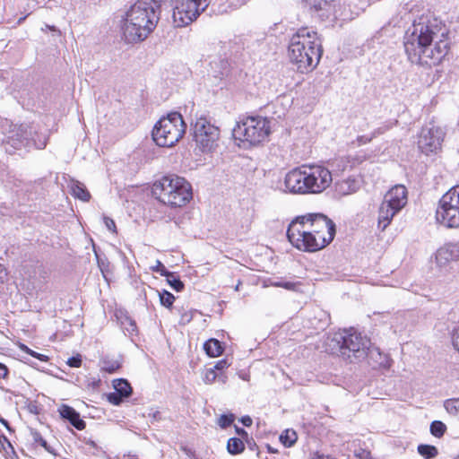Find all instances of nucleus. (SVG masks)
Listing matches in <instances>:
<instances>
[{"mask_svg": "<svg viewBox=\"0 0 459 459\" xmlns=\"http://www.w3.org/2000/svg\"><path fill=\"white\" fill-rule=\"evenodd\" d=\"M403 46L412 64L426 66L439 64L448 51L445 31L436 23L422 20L413 22L406 30Z\"/></svg>", "mask_w": 459, "mask_h": 459, "instance_id": "nucleus-1", "label": "nucleus"}, {"mask_svg": "<svg viewBox=\"0 0 459 459\" xmlns=\"http://www.w3.org/2000/svg\"><path fill=\"white\" fill-rule=\"evenodd\" d=\"M157 4L152 1H137L126 13L121 30L126 43L143 41L155 29L159 17Z\"/></svg>", "mask_w": 459, "mask_h": 459, "instance_id": "nucleus-2", "label": "nucleus"}, {"mask_svg": "<svg viewBox=\"0 0 459 459\" xmlns=\"http://www.w3.org/2000/svg\"><path fill=\"white\" fill-rule=\"evenodd\" d=\"M332 182V172L320 165L295 168L286 174L284 179L286 189L293 194H320Z\"/></svg>", "mask_w": 459, "mask_h": 459, "instance_id": "nucleus-3", "label": "nucleus"}, {"mask_svg": "<svg viewBox=\"0 0 459 459\" xmlns=\"http://www.w3.org/2000/svg\"><path fill=\"white\" fill-rule=\"evenodd\" d=\"M322 53L321 41L313 30L300 28L290 38L289 57L301 73L314 69L318 65Z\"/></svg>", "mask_w": 459, "mask_h": 459, "instance_id": "nucleus-4", "label": "nucleus"}, {"mask_svg": "<svg viewBox=\"0 0 459 459\" xmlns=\"http://www.w3.org/2000/svg\"><path fill=\"white\" fill-rule=\"evenodd\" d=\"M326 345L332 353H338L351 362L364 359L370 347V340L352 331L334 333Z\"/></svg>", "mask_w": 459, "mask_h": 459, "instance_id": "nucleus-5", "label": "nucleus"}, {"mask_svg": "<svg viewBox=\"0 0 459 459\" xmlns=\"http://www.w3.org/2000/svg\"><path fill=\"white\" fill-rule=\"evenodd\" d=\"M148 196L156 201H165V199L178 201H192L193 189L191 184L177 175H168L156 180L151 187L148 188Z\"/></svg>", "mask_w": 459, "mask_h": 459, "instance_id": "nucleus-6", "label": "nucleus"}, {"mask_svg": "<svg viewBox=\"0 0 459 459\" xmlns=\"http://www.w3.org/2000/svg\"><path fill=\"white\" fill-rule=\"evenodd\" d=\"M186 125L178 112H171L162 117L152 129V139L157 145L171 147L185 134Z\"/></svg>", "mask_w": 459, "mask_h": 459, "instance_id": "nucleus-7", "label": "nucleus"}, {"mask_svg": "<svg viewBox=\"0 0 459 459\" xmlns=\"http://www.w3.org/2000/svg\"><path fill=\"white\" fill-rule=\"evenodd\" d=\"M271 133L270 120L263 117H247L233 128L236 139L257 145L266 141Z\"/></svg>", "mask_w": 459, "mask_h": 459, "instance_id": "nucleus-8", "label": "nucleus"}, {"mask_svg": "<svg viewBox=\"0 0 459 459\" xmlns=\"http://www.w3.org/2000/svg\"><path fill=\"white\" fill-rule=\"evenodd\" d=\"M304 220L313 236L316 238V247L318 250L328 246L334 238L336 228L334 222L326 215L320 212L307 213Z\"/></svg>", "mask_w": 459, "mask_h": 459, "instance_id": "nucleus-9", "label": "nucleus"}, {"mask_svg": "<svg viewBox=\"0 0 459 459\" xmlns=\"http://www.w3.org/2000/svg\"><path fill=\"white\" fill-rule=\"evenodd\" d=\"M304 220H307V217L299 215L291 221L287 230L288 240L294 247L300 251H318L316 247V238L310 232Z\"/></svg>", "mask_w": 459, "mask_h": 459, "instance_id": "nucleus-10", "label": "nucleus"}, {"mask_svg": "<svg viewBox=\"0 0 459 459\" xmlns=\"http://www.w3.org/2000/svg\"><path fill=\"white\" fill-rule=\"evenodd\" d=\"M212 0H178L173 9L176 27H185L195 21L206 10Z\"/></svg>", "mask_w": 459, "mask_h": 459, "instance_id": "nucleus-11", "label": "nucleus"}, {"mask_svg": "<svg viewBox=\"0 0 459 459\" xmlns=\"http://www.w3.org/2000/svg\"><path fill=\"white\" fill-rule=\"evenodd\" d=\"M220 130L206 118L200 117L194 126V137L197 146L203 152L212 151L219 140Z\"/></svg>", "mask_w": 459, "mask_h": 459, "instance_id": "nucleus-12", "label": "nucleus"}, {"mask_svg": "<svg viewBox=\"0 0 459 459\" xmlns=\"http://www.w3.org/2000/svg\"><path fill=\"white\" fill-rule=\"evenodd\" d=\"M444 133L441 128L435 126H425L419 136V149L426 155L435 152L440 149Z\"/></svg>", "mask_w": 459, "mask_h": 459, "instance_id": "nucleus-13", "label": "nucleus"}, {"mask_svg": "<svg viewBox=\"0 0 459 459\" xmlns=\"http://www.w3.org/2000/svg\"><path fill=\"white\" fill-rule=\"evenodd\" d=\"M435 264L441 273L451 270V264L459 261V243H446L435 253Z\"/></svg>", "mask_w": 459, "mask_h": 459, "instance_id": "nucleus-14", "label": "nucleus"}, {"mask_svg": "<svg viewBox=\"0 0 459 459\" xmlns=\"http://www.w3.org/2000/svg\"><path fill=\"white\" fill-rule=\"evenodd\" d=\"M8 126L6 132H3L4 137L0 138L3 143L10 144L14 149H20L22 146L30 144L33 139L30 137L31 133L28 132L25 126H17L9 124L6 120L4 126Z\"/></svg>", "mask_w": 459, "mask_h": 459, "instance_id": "nucleus-15", "label": "nucleus"}, {"mask_svg": "<svg viewBox=\"0 0 459 459\" xmlns=\"http://www.w3.org/2000/svg\"><path fill=\"white\" fill-rule=\"evenodd\" d=\"M437 221L446 228L459 227V203H440L436 211Z\"/></svg>", "mask_w": 459, "mask_h": 459, "instance_id": "nucleus-16", "label": "nucleus"}, {"mask_svg": "<svg viewBox=\"0 0 459 459\" xmlns=\"http://www.w3.org/2000/svg\"><path fill=\"white\" fill-rule=\"evenodd\" d=\"M406 203H381L378 209V228L384 231L393 217L401 211Z\"/></svg>", "mask_w": 459, "mask_h": 459, "instance_id": "nucleus-17", "label": "nucleus"}, {"mask_svg": "<svg viewBox=\"0 0 459 459\" xmlns=\"http://www.w3.org/2000/svg\"><path fill=\"white\" fill-rule=\"evenodd\" d=\"M59 412L62 418L67 420L78 430L85 429V422L80 418V414L74 408L64 404L59 409Z\"/></svg>", "mask_w": 459, "mask_h": 459, "instance_id": "nucleus-18", "label": "nucleus"}, {"mask_svg": "<svg viewBox=\"0 0 459 459\" xmlns=\"http://www.w3.org/2000/svg\"><path fill=\"white\" fill-rule=\"evenodd\" d=\"M359 188V182L354 178H348L337 181L334 184V190L339 195H347L357 192Z\"/></svg>", "mask_w": 459, "mask_h": 459, "instance_id": "nucleus-19", "label": "nucleus"}, {"mask_svg": "<svg viewBox=\"0 0 459 459\" xmlns=\"http://www.w3.org/2000/svg\"><path fill=\"white\" fill-rule=\"evenodd\" d=\"M408 197V190L404 185L397 184L385 195L384 201H404Z\"/></svg>", "mask_w": 459, "mask_h": 459, "instance_id": "nucleus-20", "label": "nucleus"}, {"mask_svg": "<svg viewBox=\"0 0 459 459\" xmlns=\"http://www.w3.org/2000/svg\"><path fill=\"white\" fill-rule=\"evenodd\" d=\"M71 195L80 201H89L91 195L85 188L84 185L79 181H72L69 185Z\"/></svg>", "mask_w": 459, "mask_h": 459, "instance_id": "nucleus-21", "label": "nucleus"}, {"mask_svg": "<svg viewBox=\"0 0 459 459\" xmlns=\"http://www.w3.org/2000/svg\"><path fill=\"white\" fill-rule=\"evenodd\" d=\"M204 349L209 357L215 358L220 356L223 352V347L217 339H209L204 344Z\"/></svg>", "mask_w": 459, "mask_h": 459, "instance_id": "nucleus-22", "label": "nucleus"}, {"mask_svg": "<svg viewBox=\"0 0 459 459\" xmlns=\"http://www.w3.org/2000/svg\"><path fill=\"white\" fill-rule=\"evenodd\" d=\"M217 378L222 383H225L227 380V377L223 373L217 374L212 368H207L203 376V380L207 385L212 384Z\"/></svg>", "mask_w": 459, "mask_h": 459, "instance_id": "nucleus-23", "label": "nucleus"}, {"mask_svg": "<svg viewBox=\"0 0 459 459\" xmlns=\"http://www.w3.org/2000/svg\"><path fill=\"white\" fill-rule=\"evenodd\" d=\"M115 392L127 398L132 394V387L127 380L117 379L114 382Z\"/></svg>", "mask_w": 459, "mask_h": 459, "instance_id": "nucleus-24", "label": "nucleus"}, {"mask_svg": "<svg viewBox=\"0 0 459 459\" xmlns=\"http://www.w3.org/2000/svg\"><path fill=\"white\" fill-rule=\"evenodd\" d=\"M227 449L230 454L238 455L243 452L245 446L240 438L230 437L227 443Z\"/></svg>", "mask_w": 459, "mask_h": 459, "instance_id": "nucleus-25", "label": "nucleus"}, {"mask_svg": "<svg viewBox=\"0 0 459 459\" xmlns=\"http://www.w3.org/2000/svg\"><path fill=\"white\" fill-rule=\"evenodd\" d=\"M417 450L418 453L425 459L435 458L438 454L437 448L431 445H419Z\"/></svg>", "mask_w": 459, "mask_h": 459, "instance_id": "nucleus-26", "label": "nucleus"}, {"mask_svg": "<svg viewBox=\"0 0 459 459\" xmlns=\"http://www.w3.org/2000/svg\"><path fill=\"white\" fill-rule=\"evenodd\" d=\"M298 439L297 433L292 429H286L280 436V440L286 447L292 446Z\"/></svg>", "mask_w": 459, "mask_h": 459, "instance_id": "nucleus-27", "label": "nucleus"}, {"mask_svg": "<svg viewBox=\"0 0 459 459\" xmlns=\"http://www.w3.org/2000/svg\"><path fill=\"white\" fill-rule=\"evenodd\" d=\"M446 431V426L440 420H434L430 424V433L436 437H441Z\"/></svg>", "mask_w": 459, "mask_h": 459, "instance_id": "nucleus-28", "label": "nucleus"}, {"mask_svg": "<svg viewBox=\"0 0 459 459\" xmlns=\"http://www.w3.org/2000/svg\"><path fill=\"white\" fill-rule=\"evenodd\" d=\"M349 162L350 161L347 158L342 157L329 162V166L333 171L343 172L348 167Z\"/></svg>", "mask_w": 459, "mask_h": 459, "instance_id": "nucleus-29", "label": "nucleus"}, {"mask_svg": "<svg viewBox=\"0 0 459 459\" xmlns=\"http://www.w3.org/2000/svg\"><path fill=\"white\" fill-rule=\"evenodd\" d=\"M159 298L160 304L168 308L172 307L175 300L174 295L168 290L159 291Z\"/></svg>", "mask_w": 459, "mask_h": 459, "instance_id": "nucleus-30", "label": "nucleus"}, {"mask_svg": "<svg viewBox=\"0 0 459 459\" xmlns=\"http://www.w3.org/2000/svg\"><path fill=\"white\" fill-rule=\"evenodd\" d=\"M121 325L123 329L130 334H133L136 331L135 322L127 316H125L124 318H121Z\"/></svg>", "mask_w": 459, "mask_h": 459, "instance_id": "nucleus-31", "label": "nucleus"}, {"mask_svg": "<svg viewBox=\"0 0 459 459\" xmlns=\"http://www.w3.org/2000/svg\"><path fill=\"white\" fill-rule=\"evenodd\" d=\"M169 277H167V281L169 286L176 291H181L184 289V283L179 278H177L173 273L169 272Z\"/></svg>", "mask_w": 459, "mask_h": 459, "instance_id": "nucleus-32", "label": "nucleus"}, {"mask_svg": "<svg viewBox=\"0 0 459 459\" xmlns=\"http://www.w3.org/2000/svg\"><path fill=\"white\" fill-rule=\"evenodd\" d=\"M385 132L382 128L376 129L370 135H360L358 136L357 142L359 145L366 144L368 143H370L373 138L377 137V135L383 134Z\"/></svg>", "mask_w": 459, "mask_h": 459, "instance_id": "nucleus-33", "label": "nucleus"}, {"mask_svg": "<svg viewBox=\"0 0 459 459\" xmlns=\"http://www.w3.org/2000/svg\"><path fill=\"white\" fill-rule=\"evenodd\" d=\"M440 201H459V185L447 191Z\"/></svg>", "mask_w": 459, "mask_h": 459, "instance_id": "nucleus-34", "label": "nucleus"}, {"mask_svg": "<svg viewBox=\"0 0 459 459\" xmlns=\"http://www.w3.org/2000/svg\"><path fill=\"white\" fill-rule=\"evenodd\" d=\"M19 348L21 351H24L25 353L41 360V361H47L48 360V356L44 355V354H41V353H38L34 351H32L31 349H30L28 346H26L25 344L23 343H21L19 345Z\"/></svg>", "mask_w": 459, "mask_h": 459, "instance_id": "nucleus-35", "label": "nucleus"}, {"mask_svg": "<svg viewBox=\"0 0 459 459\" xmlns=\"http://www.w3.org/2000/svg\"><path fill=\"white\" fill-rule=\"evenodd\" d=\"M102 369L108 372L114 373L120 368V363L117 360L110 361L108 359H104L102 361Z\"/></svg>", "mask_w": 459, "mask_h": 459, "instance_id": "nucleus-36", "label": "nucleus"}, {"mask_svg": "<svg viewBox=\"0 0 459 459\" xmlns=\"http://www.w3.org/2000/svg\"><path fill=\"white\" fill-rule=\"evenodd\" d=\"M445 407L446 411L451 414L459 413V399L446 401Z\"/></svg>", "mask_w": 459, "mask_h": 459, "instance_id": "nucleus-37", "label": "nucleus"}, {"mask_svg": "<svg viewBox=\"0 0 459 459\" xmlns=\"http://www.w3.org/2000/svg\"><path fill=\"white\" fill-rule=\"evenodd\" d=\"M309 4L315 8L316 11L318 10H325L326 7L330 5L328 0H308Z\"/></svg>", "mask_w": 459, "mask_h": 459, "instance_id": "nucleus-38", "label": "nucleus"}, {"mask_svg": "<svg viewBox=\"0 0 459 459\" xmlns=\"http://www.w3.org/2000/svg\"><path fill=\"white\" fill-rule=\"evenodd\" d=\"M152 270L155 273H159L161 276L169 277V272L166 269L163 264L160 261H156V265L152 267Z\"/></svg>", "mask_w": 459, "mask_h": 459, "instance_id": "nucleus-39", "label": "nucleus"}, {"mask_svg": "<svg viewBox=\"0 0 459 459\" xmlns=\"http://www.w3.org/2000/svg\"><path fill=\"white\" fill-rule=\"evenodd\" d=\"M234 420V417L233 415H221L219 419V425L222 428V429H225L229 426L231 425V423L233 422Z\"/></svg>", "mask_w": 459, "mask_h": 459, "instance_id": "nucleus-40", "label": "nucleus"}, {"mask_svg": "<svg viewBox=\"0 0 459 459\" xmlns=\"http://www.w3.org/2000/svg\"><path fill=\"white\" fill-rule=\"evenodd\" d=\"M124 398H125L124 396L118 394L116 392L110 393L108 395V402L114 405H119L122 403Z\"/></svg>", "mask_w": 459, "mask_h": 459, "instance_id": "nucleus-41", "label": "nucleus"}, {"mask_svg": "<svg viewBox=\"0 0 459 459\" xmlns=\"http://www.w3.org/2000/svg\"><path fill=\"white\" fill-rule=\"evenodd\" d=\"M230 366V363L228 361V359H223L216 362L214 367L215 371H220V373H222V371L226 368H228Z\"/></svg>", "mask_w": 459, "mask_h": 459, "instance_id": "nucleus-42", "label": "nucleus"}, {"mask_svg": "<svg viewBox=\"0 0 459 459\" xmlns=\"http://www.w3.org/2000/svg\"><path fill=\"white\" fill-rule=\"evenodd\" d=\"M32 436H33V439L36 443L39 444L46 450L49 451V448L48 446V442L42 437L40 433H39L38 431H35L32 433Z\"/></svg>", "mask_w": 459, "mask_h": 459, "instance_id": "nucleus-43", "label": "nucleus"}, {"mask_svg": "<svg viewBox=\"0 0 459 459\" xmlns=\"http://www.w3.org/2000/svg\"><path fill=\"white\" fill-rule=\"evenodd\" d=\"M452 343L454 348L459 352V326L453 331Z\"/></svg>", "mask_w": 459, "mask_h": 459, "instance_id": "nucleus-44", "label": "nucleus"}, {"mask_svg": "<svg viewBox=\"0 0 459 459\" xmlns=\"http://www.w3.org/2000/svg\"><path fill=\"white\" fill-rule=\"evenodd\" d=\"M103 221H104V224L105 226L107 227V229L112 232H116L117 231V227H116V223L115 221L108 217V216H104L103 217Z\"/></svg>", "mask_w": 459, "mask_h": 459, "instance_id": "nucleus-45", "label": "nucleus"}, {"mask_svg": "<svg viewBox=\"0 0 459 459\" xmlns=\"http://www.w3.org/2000/svg\"><path fill=\"white\" fill-rule=\"evenodd\" d=\"M67 364L72 368H79L82 364L81 356H74L68 359Z\"/></svg>", "mask_w": 459, "mask_h": 459, "instance_id": "nucleus-46", "label": "nucleus"}, {"mask_svg": "<svg viewBox=\"0 0 459 459\" xmlns=\"http://www.w3.org/2000/svg\"><path fill=\"white\" fill-rule=\"evenodd\" d=\"M310 458L311 459H333L331 455L321 454L318 451L311 453Z\"/></svg>", "mask_w": 459, "mask_h": 459, "instance_id": "nucleus-47", "label": "nucleus"}, {"mask_svg": "<svg viewBox=\"0 0 459 459\" xmlns=\"http://www.w3.org/2000/svg\"><path fill=\"white\" fill-rule=\"evenodd\" d=\"M192 319V313L191 312H186L181 315L180 323L181 324H187Z\"/></svg>", "mask_w": 459, "mask_h": 459, "instance_id": "nucleus-48", "label": "nucleus"}, {"mask_svg": "<svg viewBox=\"0 0 459 459\" xmlns=\"http://www.w3.org/2000/svg\"><path fill=\"white\" fill-rule=\"evenodd\" d=\"M8 375V368L7 367L3 364V363H0V379L1 378H5Z\"/></svg>", "mask_w": 459, "mask_h": 459, "instance_id": "nucleus-49", "label": "nucleus"}, {"mask_svg": "<svg viewBox=\"0 0 459 459\" xmlns=\"http://www.w3.org/2000/svg\"><path fill=\"white\" fill-rule=\"evenodd\" d=\"M241 422L244 426L249 427L252 425V419L249 416H244L241 418Z\"/></svg>", "mask_w": 459, "mask_h": 459, "instance_id": "nucleus-50", "label": "nucleus"}, {"mask_svg": "<svg viewBox=\"0 0 459 459\" xmlns=\"http://www.w3.org/2000/svg\"><path fill=\"white\" fill-rule=\"evenodd\" d=\"M275 286L282 287V288L287 289V290H291L294 287V283L290 282V281H286V282H282V284H275Z\"/></svg>", "mask_w": 459, "mask_h": 459, "instance_id": "nucleus-51", "label": "nucleus"}, {"mask_svg": "<svg viewBox=\"0 0 459 459\" xmlns=\"http://www.w3.org/2000/svg\"><path fill=\"white\" fill-rule=\"evenodd\" d=\"M7 275L5 267L0 264V279H3Z\"/></svg>", "mask_w": 459, "mask_h": 459, "instance_id": "nucleus-52", "label": "nucleus"}, {"mask_svg": "<svg viewBox=\"0 0 459 459\" xmlns=\"http://www.w3.org/2000/svg\"><path fill=\"white\" fill-rule=\"evenodd\" d=\"M35 145L37 146V148H39V149H42V148H44V147L46 146V143H45V142H41V143H39V144H37V143H35Z\"/></svg>", "mask_w": 459, "mask_h": 459, "instance_id": "nucleus-53", "label": "nucleus"}, {"mask_svg": "<svg viewBox=\"0 0 459 459\" xmlns=\"http://www.w3.org/2000/svg\"><path fill=\"white\" fill-rule=\"evenodd\" d=\"M237 432L239 435L247 434V432L243 429H238V428H237Z\"/></svg>", "mask_w": 459, "mask_h": 459, "instance_id": "nucleus-54", "label": "nucleus"}, {"mask_svg": "<svg viewBox=\"0 0 459 459\" xmlns=\"http://www.w3.org/2000/svg\"><path fill=\"white\" fill-rule=\"evenodd\" d=\"M46 27H47L48 30H52V31H56V30H56V28L55 26H51V25H48V24H47V25H46Z\"/></svg>", "mask_w": 459, "mask_h": 459, "instance_id": "nucleus-55", "label": "nucleus"}, {"mask_svg": "<svg viewBox=\"0 0 459 459\" xmlns=\"http://www.w3.org/2000/svg\"><path fill=\"white\" fill-rule=\"evenodd\" d=\"M0 421L7 428L9 429V426H8V422L6 420L4 419H0Z\"/></svg>", "mask_w": 459, "mask_h": 459, "instance_id": "nucleus-56", "label": "nucleus"}, {"mask_svg": "<svg viewBox=\"0 0 459 459\" xmlns=\"http://www.w3.org/2000/svg\"><path fill=\"white\" fill-rule=\"evenodd\" d=\"M240 281H238V283L237 284V286L235 287V290H239V285H240Z\"/></svg>", "mask_w": 459, "mask_h": 459, "instance_id": "nucleus-57", "label": "nucleus"}, {"mask_svg": "<svg viewBox=\"0 0 459 459\" xmlns=\"http://www.w3.org/2000/svg\"><path fill=\"white\" fill-rule=\"evenodd\" d=\"M275 284H282V281H277V282L273 283L274 286H275Z\"/></svg>", "mask_w": 459, "mask_h": 459, "instance_id": "nucleus-58", "label": "nucleus"}, {"mask_svg": "<svg viewBox=\"0 0 459 459\" xmlns=\"http://www.w3.org/2000/svg\"><path fill=\"white\" fill-rule=\"evenodd\" d=\"M269 451L272 452V453L275 452L274 449H272L271 447H269Z\"/></svg>", "mask_w": 459, "mask_h": 459, "instance_id": "nucleus-59", "label": "nucleus"}, {"mask_svg": "<svg viewBox=\"0 0 459 459\" xmlns=\"http://www.w3.org/2000/svg\"><path fill=\"white\" fill-rule=\"evenodd\" d=\"M159 412L156 411L154 414H153V417L156 418V415L158 414Z\"/></svg>", "mask_w": 459, "mask_h": 459, "instance_id": "nucleus-60", "label": "nucleus"}, {"mask_svg": "<svg viewBox=\"0 0 459 459\" xmlns=\"http://www.w3.org/2000/svg\"><path fill=\"white\" fill-rule=\"evenodd\" d=\"M453 459H459V455H457L455 457H454Z\"/></svg>", "mask_w": 459, "mask_h": 459, "instance_id": "nucleus-61", "label": "nucleus"}]
</instances>
